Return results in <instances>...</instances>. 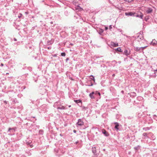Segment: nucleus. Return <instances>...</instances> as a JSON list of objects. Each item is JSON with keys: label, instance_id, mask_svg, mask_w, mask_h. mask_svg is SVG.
<instances>
[{"label": "nucleus", "instance_id": "3", "mask_svg": "<svg viewBox=\"0 0 157 157\" xmlns=\"http://www.w3.org/2000/svg\"><path fill=\"white\" fill-rule=\"evenodd\" d=\"M94 92H92L91 93H90L89 94V96L92 99H94L95 98L94 96Z\"/></svg>", "mask_w": 157, "mask_h": 157}, {"label": "nucleus", "instance_id": "24", "mask_svg": "<svg viewBox=\"0 0 157 157\" xmlns=\"http://www.w3.org/2000/svg\"><path fill=\"white\" fill-rule=\"evenodd\" d=\"M30 145V146L31 147H33V145H32V144H29H29Z\"/></svg>", "mask_w": 157, "mask_h": 157}, {"label": "nucleus", "instance_id": "33", "mask_svg": "<svg viewBox=\"0 0 157 157\" xmlns=\"http://www.w3.org/2000/svg\"><path fill=\"white\" fill-rule=\"evenodd\" d=\"M105 29H106V30H107L108 29V28H106Z\"/></svg>", "mask_w": 157, "mask_h": 157}, {"label": "nucleus", "instance_id": "27", "mask_svg": "<svg viewBox=\"0 0 157 157\" xmlns=\"http://www.w3.org/2000/svg\"><path fill=\"white\" fill-rule=\"evenodd\" d=\"M4 102L6 104L7 103V101H4Z\"/></svg>", "mask_w": 157, "mask_h": 157}, {"label": "nucleus", "instance_id": "6", "mask_svg": "<svg viewBox=\"0 0 157 157\" xmlns=\"http://www.w3.org/2000/svg\"><path fill=\"white\" fill-rule=\"evenodd\" d=\"M102 133H103L106 136H108V134L106 131L104 129H102Z\"/></svg>", "mask_w": 157, "mask_h": 157}, {"label": "nucleus", "instance_id": "16", "mask_svg": "<svg viewBox=\"0 0 157 157\" xmlns=\"http://www.w3.org/2000/svg\"><path fill=\"white\" fill-rule=\"evenodd\" d=\"M147 47V46H146L144 47H141V50L143 51L144 49H145Z\"/></svg>", "mask_w": 157, "mask_h": 157}, {"label": "nucleus", "instance_id": "35", "mask_svg": "<svg viewBox=\"0 0 157 157\" xmlns=\"http://www.w3.org/2000/svg\"><path fill=\"white\" fill-rule=\"evenodd\" d=\"M6 74H9V73H7Z\"/></svg>", "mask_w": 157, "mask_h": 157}, {"label": "nucleus", "instance_id": "1", "mask_svg": "<svg viewBox=\"0 0 157 157\" xmlns=\"http://www.w3.org/2000/svg\"><path fill=\"white\" fill-rule=\"evenodd\" d=\"M84 122L81 119H79L78 122L76 123L77 126H82L84 125Z\"/></svg>", "mask_w": 157, "mask_h": 157}, {"label": "nucleus", "instance_id": "32", "mask_svg": "<svg viewBox=\"0 0 157 157\" xmlns=\"http://www.w3.org/2000/svg\"><path fill=\"white\" fill-rule=\"evenodd\" d=\"M71 107V105H70L69 106V107Z\"/></svg>", "mask_w": 157, "mask_h": 157}, {"label": "nucleus", "instance_id": "14", "mask_svg": "<svg viewBox=\"0 0 157 157\" xmlns=\"http://www.w3.org/2000/svg\"><path fill=\"white\" fill-rule=\"evenodd\" d=\"M116 50L118 52H121L122 51H121V49L120 48H118L116 49Z\"/></svg>", "mask_w": 157, "mask_h": 157}, {"label": "nucleus", "instance_id": "9", "mask_svg": "<svg viewBox=\"0 0 157 157\" xmlns=\"http://www.w3.org/2000/svg\"><path fill=\"white\" fill-rule=\"evenodd\" d=\"M57 109H66L65 107L64 106H62L61 107H57Z\"/></svg>", "mask_w": 157, "mask_h": 157}, {"label": "nucleus", "instance_id": "21", "mask_svg": "<svg viewBox=\"0 0 157 157\" xmlns=\"http://www.w3.org/2000/svg\"><path fill=\"white\" fill-rule=\"evenodd\" d=\"M94 95H95L98 94V91H95V92H94Z\"/></svg>", "mask_w": 157, "mask_h": 157}, {"label": "nucleus", "instance_id": "34", "mask_svg": "<svg viewBox=\"0 0 157 157\" xmlns=\"http://www.w3.org/2000/svg\"><path fill=\"white\" fill-rule=\"evenodd\" d=\"M14 40H15V41H16V40H16V39H14Z\"/></svg>", "mask_w": 157, "mask_h": 157}, {"label": "nucleus", "instance_id": "25", "mask_svg": "<svg viewBox=\"0 0 157 157\" xmlns=\"http://www.w3.org/2000/svg\"><path fill=\"white\" fill-rule=\"evenodd\" d=\"M149 128H148V127H147L146 128V129H145V130H149Z\"/></svg>", "mask_w": 157, "mask_h": 157}, {"label": "nucleus", "instance_id": "7", "mask_svg": "<svg viewBox=\"0 0 157 157\" xmlns=\"http://www.w3.org/2000/svg\"><path fill=\"white\" fill-rule=\"evenodd\" d=\"M152 11V9L151 8H149L146 11V12L147 13H150Z\"/></svg>", "mask_w": 157, "mask_h": 157}, {"label": "nucleus", "instance_id": "28", "mask_svg": "<svg viewBox=\"0 0 157 157\" xmlns=\"http://www.w3.org/2000/svg\"><path fill=\"white\" fill-rule=\"evenodd\" d=\"M1 66L2 67V66H3L4 65H3V63H2L1 64Z\"/></svg>", "mask_w": 157, "mask_h": 157}, {"label": "nucleus", "instance_id": "22", "mask_svg": "<svg viewBox=\"0 0 157 157\" xmlns=\"http://www.w3.org/2000/svg\"><path fill=\"white\" fill-rule=\"evenodd\" d=\"M98 95H99V97H98L99 98H101V97H100V93H99V92H98Z\"/></svg>", "mask_w": 157, "mask_h": 157}, {"label": "nucleus", "instance_id": "29", "mask_svg": "<svg viewBox=\"0 0 157 157\" xmlns=\"http://www.w3.org/2000/svg\"><path fill=\"white\" fill-rule=\"evenodd\" d=\"M73 132L74 133H76V131L75 130H73Z\"/></svg>", "mask_w": 157, "mask_h": 157}, {"label": "nucleus", "instance_id": "2", "mask_svg": "<svg viewBox=\"0 0 157 157\" xmlns=\"http://www.w3.org/2000/svg\"><path fill=\"white\" fill-rule=\"evenodd\" d=\"M134 49L137 52H140L142 51L141 49V47L139 48L137 47H135Z\"/></svg>", "mask_w": 157, "mask_h": 157}, {"label": "nucleus", "instance_id": "15", "mask_svg": "<svg viewBox=\"0 0 157 157\" xmlns=\"http://www.w3.org/2000/svg\"><path fill=\"white\" fill-rule=\"evenodd\" d=\"M116 124H117L116 125H115V128L117 129H118V126H119V125L117 123H116Z\"/></svg>", "mask_w": 157, "mask_h": 157}, {"label": "nucleus", "instance_id": "4", "mask_svg": "<svg viewBox=\"0 0 157 157\" xmlns=\"http://www.w3.org/2000/svg\"><path fill=\"white\" fill-rule=\"evenodd\" d=\"M111 45L114 47H117L118 46V43H115L113 42H112L111 43Z\"/></svg>", "mask_w": 157, "mask_h": 157}, {"label": "nucleus", "instance_id": "18", "mask_svg": "<svg viewBox=\"0 0 157 157\" xmlns=\"http://www.w3.org/2000/svg\"><path fill=\"white\" fill-rule=\"evenodd\" d=\"M22 14H21V13H20L19 15H18V17L19 18H20L21 17H22Z\"/></svg>", "mask_w": 157, "mask_h": 157}, {"label": "nucleus", "instance_id": "36", "mask_svg": "<svg viewBox=\"0 0 157 157\" xmlns=\"http://www.w3.org/2000/svg\"><path fill=\"white\" fill-rule=\"evenodd\" d=\"M133 94H135V93H133Z\"/></svg>", "mask_w": 157, "mask_h": 157}, {"label": "nucleus", "instance_id": "39", "mask_svg": "<svg viewBox=\"0 0 157 157\" xmlns=\"http://www.w3.org/2000/svg\"><path fill=\"white\" fill-rule=\"evenodd\" d=\"M103 32V30H102V32Z\"/></svg>", "mask_w": 157, "mask_h": 157}, {"label": "nucleus", "instance_id": "12", "mask_svg": "<svg viewBox=\"0 0 157 157\" xmlns=\"http://www.w3.org/2000/svg\"><path fill=\"white\" fill-rule=\"evenodd\" d=\"M74 101L75 102L77 103H80L81 102V101L80 100H74Z\"/></svg>", "mask_w": 157, "mask_h": 157}, {"label": "nucleus", "instance_id": "11", "mask_svg": "<svg viewBox=\"0 0 157 157\" xmlns=\"http://www.w3.org/2000/svg\"><path fill=\"white\" fill-rule=\"evenodd\" d=\"M124 53L127 56L129 55V54H130V53H128V51L127 50H125L124 51Z\"/></svg>", "mask_w": 157, "mask_h": 157}, {"label": "nucleus", "instance_id": "26", "mask_svg": "<svg viewBox=\"0 0 157 157\" xmlns=\"http://www.w3.org/2000/svg\"><path fill=\"white\" fill-rule=\"evenodd\" d=\"M12 128H9L8 131H10L11 130H12Z\"/></svg>", "mask_w": 157, "mask_h": 157}, {"label": "nucleus", "instance_id": "19", "mask_svg": "<svg viewBox=\"0 0 157 157\" xmlns=\"http://www.w3.org/2000/svg\"><path fill=\"white\" fill-rule=\"evenodd\" d=\"M90 76L92 77V78H90L91 79L93 80L94 81L95 79H94V76H93L92 75H91Z\"/></svg>", "mask_w": 157, "mask_h": 157}, {"label": "nucleus", "instance_id": "23", "mask_svg": "<svg viewBox=\"0 0 157 157\" xmlns=\"http://www.w3.org/2000/svg\"><path fill=\"white\" fill-rule=\"evenodd\" d=\"M147 133H143V135L144 136H147Z\"/></svg>", "mask_w": 157, "mask_h": 157}, {"label": "nucleus", "instance_id": "37", "mask_svg": "<svg viewBox=\"0 0 157 157\" xmlns=\"http://www.w3.org/2000/svg\"><path fill=\"white\" fill-rule=\"evenodd\" d=\"M135 148L136 149V147H135Z\"/></svg>", "mask_w": 157, "mask_h": 157}, {"label": "nucleus", "instance_id": "40", "mask_svg": "<svg viewBox=\"0 0 157 157\" xmlns=\"http://www.w3.org/2000/svg\"><path fill=\"white\" fill-rule=\"evenodd\" d=\"M156 71H157V70H156Z\"/></svg>", "mask_w": 157, "mask_h": 157}, {"label": "nucleus", "instance_id": "30", "mask_svg": "<svg viewBox=\"0 0 157 157\" xmlns=\"http://www.w3.org/2000/svg\"><path fill=\"white\" fill-rule=\"evenodd\" d=\"M25 13L26 14H28V12H25Z\"/></svg>", "mask_w": 157, "mask_h": 157}, {"label": "nucleus", "instance_id": "31", "mask_svg": "<svg viewBox=\"0 0 157 157\" xmlns=\"http://www.w3.org/2000/svg\"><path fill=\"white\" fill-rule=\"evenodd\" d=\"M112 76H115V74H113V75Z\"/></svg>", "mask_w": 157, "mask_h": 157}, {"label": "nucleus", "instance_id": "10", "mask_svg": "<svg viewBox=\"0 0 157 157\" xmlns=\"http://www.w3.org/2000/svg\"><path fill=\"white\" fill-rule=\"evenodd\" d=\"M143 16V14L141 13V15H136V17H139L141 19H142Z\"/></svg>", "mask_w": 157, "mask_h": 157}, {"label": "nucleus", "instance_id": "17", "mask_svg": "<svg viewBox=\"0 0 157 157\" xmlns=\"http://www.w3.org/2000/svg\"><path fill=\"white\" fill-rule=\"evenodd\" d=\"M65 55H66V54L65 53H64V52H63V53H61V55L62 56H65Z\"/></svg>", "mask_w": 157, "mask_h": 157}, {"label": "nucleus", "instance_id": "38", "mask_svg": "<svg viewBox=\"0 0 157 157\" xmlns=\"http://www.w3.org/2000/svg\"><path fill=\"white\" fill-rule=\"evenodd\" d=\"M135 148L136 149V147H135Z\"/></svg>", "mask_w": 157, "mask_h": 157}, {"label": "nucleus", "instance_id": "20", "mask_svg": "<svg viewBox=\"0 0 157 157\" xmlns=\"http://www.w3.org/2000/svg\"><path fill=\"white\" fill-rule=\"evenodd\" d=\"M93 152L95 153H96V151L95 150V148H93Z\"/></svg>", "mask_w": 157, "mask_h": 157}, {"label": "nucleus", "instance_id": "5", "mask_svg": "<svg viewBox=\"0 0 157 157\" xmlns=\"http://www.w3.org/2000/svg\"><path fill=\"white\" fill-rule=\"evenodd\" d=\"M156 44H157V41L155 40H153L151 43V44L153 45H154Z\"/></svg>", "mask_w": 157, "mask_h": 157}, {"label": "nucleus", "instance_id": "8", "mask_svg": "<svg viewBox=\"0 0 157 157\" xmlns=\"http://www.w3.org/2000/svg\"><path fill=\"white\" fill-rule=\"evenodd\" d=\"M125 14L127 16H131L133 15L134 14V13L132 12L126 13H125Z\"/></svg>", "mask_w": 157, "mask_h": 157}, {"label": "nucleus", "instance_id": "13", "mask_svg": "<svg viewBox=\"0 0 157 157\" xmlns=\"http://www.w3.org/2000/svg\"><path fill=\"white\" fill-rule=\"evenodd\" d=\"M124 1H125L126 2H132L134 0H124Z\"/></svg>", "mask_w": 157, "mask_h": 157}]
</instances>
